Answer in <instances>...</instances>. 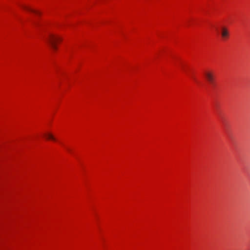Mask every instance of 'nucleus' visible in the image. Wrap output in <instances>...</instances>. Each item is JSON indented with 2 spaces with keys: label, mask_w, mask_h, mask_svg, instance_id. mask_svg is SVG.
Returning a JSON list of instances; mask_svg holds the SVG:
<instances>
[{
  "label": "nucleus",
  "mask_w": 250,
  "mask_h": 250,
  "mask_svg": "<svg viewBox=\"0 0 250 250\" xmlns=\"http://www.w3.org/2000/svg\"><path fill=\"white\" fill-rule=\"evenodd\" d=\"M61 38L59 37L56 36L53 34L49 35L48 37L46 39L47 42L50 43L54 50H56L57 49L56 42L61 41Z\"/></svg>",
  "instance_id": "nucleus-1"
},
{
  "label": "nucleus",
  "mask_w": 250,
  "mask_h": 250,
  "mask_svg": "<svg viewBox=\"0 0 250 250\" xmlns=\"http://www.w3.org/2000/svg\"><path fill=\"white\" fill-rule=\"evenodd\" d=\"M205 76L207 81L211 85L214 84V74L211 71H206L205 72Z\"/></svg>",
  "instance_id": "nucleus-2"
},
{
  "label": "nucleus",
  "mask_w": 250,
  "mask_h": 250,
  "mask_svg": "<svg viewBox=\"0 0 250 250\" xmlns=\"http://www.w3.org/2000/svg\"><path fill=\"white\" fill-rule=\"evenodd\" d=\"M221 36L224 40L227 39L229 36V30L225 27H223L221 28Z\"/></svg>",
  "instance_id": "nucleus-3"
},
{
  "label": "nucleus",
  "mask_w": 250,
  "mask_h": 250,
  "mask_svg": "<svg viewBox=\"0 0 250 250\" xmlns=\"http://www.w3.org/2000/svg\"><path fill=\"white\" fill-rule=\"evenodd\" d=\"M45 136L48 139H51L53 141L56 140L55 138L54 137V136L51 134H50V133L46 134L45 135Z\"/></svg>",
  "instance_id": "nucleus-4"
},
{
  "label": "nucleus",
  "mask_w": 250,
  "mask_h": 250,
  "mask_svg": "<svg viewBox=\"0 0 250 250\" xmlns=\"http://www.w3.org/2000/svg\"><path fill=\"white\" fill-rule=\"evenodd\" d=\"M23 8L24 9H25V10H28L29 11H31V12H34L35 13H36V14H40L39 12H38V11H35V10H34L27 6H23Z\"/></svg>",
  "instance_id": "nucleus-5"
},
{
  "label": "nucleus",
  "mask_w": 250,
  "mask_h": 250,
  "mask_svg": "<svg viewBox=\"0 0 250 250\" xmlns=\"http://www.w3.org/2000/svg\"><path fill=\"white\" fill-rule=\"evenodd\" d=\"M67 150H68V151H69V152H70V151H71V150H70V149H68V148L67 149Z\"/></svg>",
  "instance_id": "nucleus-6"
}]
</instances>
